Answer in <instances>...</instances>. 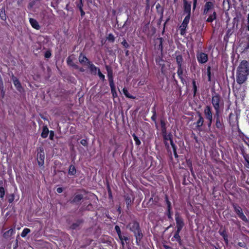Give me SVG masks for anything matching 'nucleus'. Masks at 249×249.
<instances>
[{"label": "nucleus", "instance_id": "obj_1", "mask_svg": "<svg viewBox=\"0 0 249 249\" xmlns=\"http://www.w3.org/2000/svg\"><path fill=\"white\" fill-rule=\"evenodd\" d=\"M127 228H129L134 233L136 239V243L138 245H139L140 242L143 235L140 229L138 223L136 221H133L127 226Z\"/></svg>", "mask_w": 249, "mask_h": 249}, {"label": "nucleus", "instance_id": "obj_2", "mask_svg": "<svg viewBox=\"0 0 249 249\" xmlns=\"http://www.w3.org/2000/svg\"><path fill=\"white\" fill-rule=\"evenodd\" d=\"M203 13L208 16H215L216 13L214 10V6L213 2L211 1L207 2L204 6Z\"/></svg>", "mask_w": 249, "mask_h": 249}, {"label": "nucleus", "instance_id": "obj_3", "mask_svg": "<svg viewBox=\"0 0 249 249\" xmlns=\"http://www.w3.org/2000/svg\"><path fill=\"white\" fill-rule=\"evenodd\" d=\"M237 72L249 75V65L247 61L243 60L238 67Z\"/></svg>", "mask_w": 249, "mask_h": 249}, {"label": "nucleus", "instance_id": "obj_4", "mask_svg": "<svg viewBox=\"0 0 249 249\" xmlns=\"http://www.w3.org/2000/svg\"><path fill=\"white\" fill-rule=\"evenodd\" d=\"M212 104L215 110V116H218V114H219V107H220V97L217 95H215L212 97Z\"/></svg>", "mask_w": 249, "mask_h": 249}, {"label": "nucleus", "instance_id": "obj_5", "mask_svg": "<svg viewBox=\"0 0 249 249\" xmlns=\"http://www.w3.org/2000/svg\"><path fill=\"white\" fill-rule=\"evenodd\" d=\"M38 164L42 166L44 163L45 155L43 147H39L36 156Z\"/></svg>", "mask_w": 249, "mask_h": 249}, {"label": "nucleus", "instance_id": "obj_6", "mask_svg": "<svg viewBox=\"0 0 249 249\" xmlns=\"http://www.w3.org/2000/svg\"><path fill=\"white\" fill-rule=\"evenodd\" d=\"M11 79L13 80V84L16 87L17 90L20 93H22L24 91V88L22 87L19 80L15 76L14 74H12L11 76Z\"/></svg>", "mask_w": 249, "mask_h": 249}, {"label": "nucleus", "instance_id": "obj_7", "mask_svg": "<svg viewBox=\"0 0 249 249\" xmlns=\"http://www.w3.org/2000/svg\"><path fill=\"white\" fill-rule=\"evenodd\" d=\"M204 113L206 119L208 120L209 121L208 124V126L210 127L213 121V114L210 107L207 106L204 109Z\"/></svg>", "mask_w": 249, "mask_h": 249}, {"label": "nucleus", "instance_id": "obj_8", "mask_svg": "<svg viewBox=\"0 0 249 249\" xmlns=\"http://www.w3.org/2000/svg\"><path fill=\"white\" fill-rule=\"evenodd\" d=\"M190 17H185L181 25L179 27L180 33L181 35L185 34V29L187 27L190 20Z\"/></svg>", "mask_w": 249, "mask_h": 249}, {"label": "nucleus", "instance_id": "obj_9", "mask_svg": "<svg viewBox=\"0 0 249 249\" xmlns=\"http://www.w3.org/2000/svg\"><path fill=\"white\" fill-rule=\"evenodd\" d=\"M175 219L177 223V230H178V231H180L184 226L182 219L180 217L178 213L175 214Z\"/></svg>", "mask_w": 249, "mask_h": 249}, {"label": "nucleus", "instance_id": "obj_10", "mask_svg": "<svg viewBox=\"0 0 249 249\" xmlns=\"http://www.w3.org/2000/svg\"><path fill=\"white\" fill-rule=\"evenodd\" d=\"M248 74L237 72L236 81L239 84L244 83L247 79Z\"/></svg>", "mask_w": 249, "mask_h": 249}, {"label": "nucleus", "instance_id": "obj_11", "mask_svg": "<svg viewBox=\"0 0 249 249\" xmlns=\"http://www.w3.org/2000/svg\"><path fill=\"white\" fill-rule=\"evenodd\" d=\"M234 210L238 216L244 221L247 222L248 219L242 212V209L239 206H234Z\"/></svg>", "mask_w": 249, "mask_h": 249}, {"label": "nucleus", "instance_id": "obj_12", "mask_svg": "<svg viewBox=\"0 0 249 249\" xmlns=\"http://www.w3.org/2000/svg\"><path fill=\"white\" fill-rule=\"evenodd\" d=\"M163 137L164 139V143L166 147H168L169 146V143L172 146L173 145H175L173 143V142L171 139L172 135L170 134H166V133H164Z\"/></svg>", "mask_w": 249, "mask_h": 249}, {"label": "nucleus", "instance_id": "obj_13", "mask_svg": "<svg viewBox=\"0 0 249 249\" xmlns=\"http://www.w3.org/2000/svg\"><path fill=\"white\" fill-rule=\"evenodd\" d=\"M197 59L199 62L205 63L208 61V55L206 53H200L197 55Z\"/></svg>", "mask_w": 249, "mask_h": 249}, {"label": "nucleus", "instance_id": "obj_14", "mask_svg": "<svg viewBox=\"0 0 249 249\" xmlns=\"http://www.w3.org/2000/svg\"><path fill=\"white\" fill-rule=\"evenodd\" d=\"M40 2L39 0H32L28 6V8L31 10H35L39 7Z\"/></svg>", "mask_w": 249, "mask_h": 249}, {"label": "nucleus", "instance_id": "obj_15", "mask_svg": "<svg viewBox=\"0 0 249 249\" xmlns=\"http://www.w3.org/2000/svg\"><path fill=\"white\" fill-rule=\"evenodd\" d=\"M183 5L184 9V12L187 16L190 15L191 12V3L187 2L186 0H183Z\"/></svg>", "mask_w": 249, "mask_h": 249}, {"label": "nucleus", "instance_id": "obj_16", "mask_svg": "<svg viewBox=\"0 0 249 249\" xmlns=\"http://www.w3.org/2000/svg\"><path fill=\"white\" fill-rule=\"evenodd\" d=\"M29 22L30 24L31 25L32 27L36 29V30H39L40 28V25H39L38 22L34 18H29Z\"/></svg>", "mask_w": 249, "mask_h": 249}, {"label": "nucleus", "instance_id": "obj_17", "mask_svg": "<svg viewBox=\"0 0 249 249\" xmlns=\"http://www.w3.org/2000/svg\"><path fill=\"white\" fill-rule=\"evenodd\" d=\"M89 69H90V71L93 74H96L97 73V72L98 71V70H99L97 67H96L95 65H94L92 63H91L90 62H88V65H87Z\"/></svg>", "mask_w": 249, "mask_h": 249}, {"label": "nucleus", "instance_id": "obj_18", "mask_svg": "<svg viewBox=\"0 0 249 249\" xmlns=\"http://www.w3.org/2000/svg\"><path fill=\"white\" fill-rule=\"evenodd\" d=\"M49 130L47 125H43L42 127V131L41 133V137L43 138H46L49 134Z\"/></svg>", "mask_w": 249, "mask_h": 249}, {"label": "nucleus", "instance_id": "obj_19", "mask_svg": "<svg viewBox=\"0 0 249 249\" xmlns=\"http://www.w3.org/2000/svg\"><path fill=\"white\" fill-rule=\"evenodd\" d=\"M79 62L83 65H88V62H90L88 58L84 55L81 54L79 56Z\"/></svg>", "mask_w": 249, "mask_h": 249}, {"label": "nucleus", "instance_id": "obj_20", "mask_svg": "<svg viewBox=\"0 0 249 249\" xmlns=\"http://www.w3.org/2000/svg\"><path fill=\"white\" fill-rule=\"evenodd\" d=\"M74 56H70L67 59V63L69 66H72L76 69H79L78 67L76 65H75L73 63V61L74 60Z\"/></svg>", "mask_w": 249, "mask_h": 249}, {"label": "nucleus", "instance_id": "obj_21", "mask_svg": "<svg viewBox=\"0 0 249 249\" xmlns=\"http://www.w3.org/2000/svg\"><path fill=\"white\" fill-rule=\"evenodd\" d=\"M166 201L167 204V207H168V217L169 219H172V213H171V204L170 202V201L168 200L167 197H166Z\"/></svg>", "mask_w": 249, "mask_h": 249}, {"label": "nucleus", "instance_id": "obj_22", "mask_svg": "<svg viewBox=\"0 0 249 249\" xmlns=\"http://www.w3.org/2000/svg\"><path fill=\"white\" fill-rule=\"evenodd\" d=\"M106 69L107 71V76L108 78V81H112L113 79V72L111 69L107 66H106Z\"/></svg>", "mask_w": 249, "mask_h": 249}, {"label": "nucleus", "instance_id": "obj_23", "mask_svg": "<svg viewBox=\"0 0 249 249\" xmlns=\"http://www.w3.org/2000/svg\"><path fill=\"white\" fill-rule=\"evenodd\" d=\"M83 198V196L80 194H76L73 197L72 202L78 203Z\"/></svg>", "mask_w": 249, "mask_h": 249}, {"label": "nucleus", "instance_id": "obj_24", "mask_svg": "<svg viewBox=\"0 0 249 249\" xmlns=\"http://www.w3.org/2000/svg\"><path fill=\"white\" fill-rule=\"evenodd\" d=\"M216 116V123H215L216 127L217 128L222 129V127H223V124L220 122V119H219V114H218V116Z\"/></svg>", "mask_w": 249, "mask_h": 249}, {"label": "nucleus", "instance_id": "obj_25", "mask_svg": "<svg viewBox=\"0 0 249 249\" xmlns=\"http://www.w3.org/2000/svg\"><path fill=\"white\" fill-rule=\"evenodd\" d=\"M198 116L199 119L198 121L196 122V125L197 127H200L203 124L204 119L200 113L198 114Z\"/></svg>", "mask_w": 249, "mask_h": 249}, {"label": "nucleus", "instance_id": "obj_26", "mask_svg": "<svg viewBox=\"0 0 249 249\" xmlns=\"http://www.w3.org/2000/svg\"><path fill=\"white\" fill-rule=\"evenodd\" d=\"M13 230L12 229H11L4 232L3 237L4 238H7L8 237L11 236L13 234Z\"/></svg>", "mask_w": 249, "mask_h": 249}, {"label": "nucleus", "instance_id": "obj_27", "mask_svg": "<svg viewBox=\"0 0 249 249\" xmlns=\"http://www.w3.org/2000/svg\"><path fill=\"white\" fill-rule=\"evenodd\" d=\"M15 195L14 194H11L7 196V200L9 203H12L15 199Z\"/></svg>", "mask_w": 249, "mask_h": 249}, {"label": "nucleus", "instance_id": "obj_28", "mask_svg": "<svg viewBox=\"0 0 249 249\" xmlns=\"http://www.w3.org/2000/svg\"><path fill=\"white\" fill-rule=\"evenodd\" d=\"M30 231L31 230L28 228L24 229L21 233V237H25L27 236V235L30 232Z\"/></svg>", "mask_w": 249, "mask_h": 249}, {"label": "nucleus", "instance_id": "obj_29", "mask_svg": "<svg viewBox=\"0 0 249 249\" xmlns=\"http://www.w3.org/2000/svg\"><path fill=\"white\" fill-rule=\"evenodd\" d=\"M123 92L124 93V94L125 95L126 97H127V98H131V99H134L135 97L132 95H131L128 90L125 89V88H124L123 89Z\"/></svg>", "mask_w": 249, "mask_h": 249}, {"label": "nucleus", "instance_id": "obj_30", "mask_svg": "<svg viewBox=\"0 0 249 249\" xmlns=\"http://www.w3.org/2000/svg\"><path fill=\"white\" fill-rule=\"evenodd\" d=\"M76 173V170L74 166L71 165L69 167V174L73 175Z\"/></svg>", "mask_w": 249, "mask_h": 249}, {"label": "nucleus", "instance_id": "obj_31", "mask_svg": "<svg viewBox=\"0 0 249 249\" xmlns=\"http://www.w3.org/2000/svg\"><path fill=\"white\" fill-rule=\"evenodd\" d=\"M179 232L180 231H178V230H177L175 234L174 235V238L180 244L181 239L179 235Z\"/></svg>", "mask_w": 249, "mask_h": 249}, {"label": "nucleus", "instance_id": "obj_32", "mask_svg": "<svg viewBox=\"0 0 249 249\" xmlns=\"http://www.w3.org/2000/svg\"><path fill=\"white\" fill-rule=\"evenodd\" d=\"M177 73H178V76L179 77V78L182 79V74H183V70L181 68V66H178V71H177Z\"/></svg>", "mask_w": 249, "mask_h": 249}, {"label": "nucleus", "instance_id": "obj_33", "mask_svg": "<svg viewBox=\"0 0 249 249\" xmlns=\"http://www.w3.org/2000/svg\"><path fill=\"white\" fill-rule=\"evenodd\" d=\"M177 62L178 63V66H181V62L182 61V57L180 55H178L176 57Z\"/></svg>", "mask_w": 249, "mask_h": 249}, {"label": "nucleus", "instance_id": "obj_34", "mask_svg": "<svg viewBox=\"0 0 249 249\" xmlns=\"http://www.w3.org/2000/svg\"><path fill=\"white\" fill-rule=\"evenodd\" d=\"M156 42L160 43L159 46V49L161 50H162V38H157L156 39Z\"/></svg>", "mask_w": 249, "mask_h": 249}, {"label": "nucleus", "instance_id": "obj_35", "mask_svg": "<svg viewBox=\"0 0 249 249\" xmlns=\"http://www.w3.org/2000/svg\"><path fill=\"white\" fill-rule=\"evenodd\" d=\"M52 55L51 52L50 50H48L45 52L44 53V57L45 58H49Z\"/></svg>", "mask_w": 249, "mask_h": 249}, {"label": "nucleus", "instance_id": "obj_36", "mask_svg": "<svg viewBox=\"0 0 249 249\" xmlns=\"http://www.w3.org/2000/svg\"><path fill=\"white\" fill-rule=\"evenodd\" d=\"M133 137L134 138V140L136 142V144L138 145H139L141 144V142L138 139V138L136 136L135 134L133 135Z\"/></svg>", "mask_w": 249, "mask_h": 249}, {"label": "nucleus", "instance_id": "obj_37", "mask_svg": "<svg viewBox=\"0 0 249 249\" xmlns=\"http://www.w3.org/2000/svg\"><path fill=\"white\" fill-rule=\"evenodd\" d=\"M223 6H224V8L225 9L228 10L230 7L229 1L228 0L227 1L224 0Z\"/></svg>", "mask_w": 249, "mask_h": 249}, {"label": "nucleus", "instance_id": "obj_38", "mask_svg": "<svg viewBox=\"0 0 249 249\" xmlns=\"http://www.w3.org/2000/svg\"><path fill=\"white\" fill-rule=\"evenodd\" d=\"M80 0V3L78 5V7L79 8V10H80V12H81V16H83V15H84L85 14V13H84V12L83 11V10L82 9V0Z\"/></svg>", "mask_w": 249, "mask_h": 249}, {"label": "nucleus", "instance_id": "obj_39", "mask_svg": "<svg viewBox=\"0 0 249 249\" xmlns=\"http://www.w3.org/2000/svg\"><path fill=\"white\" fill-rule=\"evenodd\" d=\"M98 75L100 79H102L103 80H105V75L101 73L100 70H98Z\"/></svg>", "mask_w": 249, "mask_h": 249}, {"label": "nucleus", "instance_id": "obj_40", "mask_svg": "<svg viewBox=\"0 0 249 249\" xmlns=\"http://www.w3.org/2000/svg\"><path fill=\"white\" fill-rule=\"evenodd\" d=\"M211 68L210 67L207 68V75L208 77V81H211Z\"/></svg>", "mask_w": 249, "mask_h": 249}, {"label": "nucleus", "instance_id": "obj_41", "mask_svg": "<svg viewBox=\"0 0 249 249\" xmlns=\"http://www.w3.org/2000/svg\"><path fill=\"white\" fill-rule=\"evenodd\" d=\"M49 138L50 140H53L54 137V132L52 130L49 131Z\"/></svg>", "mask_w": 249, "mask_h": 249}, {"label": "nucleus", "instance_id": "obj_42", "mask_svg": "<svg viewBox=\"0 0 249 249\" xmlns=\"http://www.w3.org/2000/svg\"><path fill=\"white\" fill-rule=\"evenodd\" d=\"M4 89L3 82L1 77H0V90Z\"/></svg>", "mask_w": 249, "mask_h": 249}, {"label": "nucleus", "instance_id": "obj_43", "mask_svg": "<svg viewBox=\"0 0 249 249\" xmlns=\"http://www.w3.org/2000/svg\"><path fill=\"white\" fill-rule=\"evenodd\" d=\"M107 39L111 42H113L114 40V36L111 34H109L107 37Z\"/></svg>", "mask_w": 249, "mask_h": 249}, {"label": "nucleus", "instance_id": "obj_44", "mask_svg": "<svg viewBox=\"0 0 249 249\" xmlns=\"http://www.w3.org/2000/svg\"><path fill=\"white\" fill-rule=\"evenodd\" d=\"M193 85L194 94H196L197 88H196V82L195 80L193 81Z\"/></svg>", "mask_w": 249, "mask_h": 249}, {"label": "nucleus", "instance_id": "obj_45", "mask_svg": "<svg viewBox=\"0 0 249 249\" xmlns=\"http://www.w3.org/2000/svg\"><path fill=\"white\" fill-rule=\"evenodd\" d=\"M109 86L110 87L111 89H115V88L114 84V82H113V80L110 81H109Z\"/></svg>", "mask_w": 249, "mask_h": 249}, {"label": "nucleus", "instance_id": "obj_46", "mask_svg": "<svg viewBox=\"0 0 249 249\" xmlns=\"http://www.w3.org/2000/svg\"><path fill=\"white\" fill-rule=\"evenodd\" d=\"M111 93L113 97H116L117 96V92L116 91L115 89H111Z\"/></svg>", "mask_w": 249, "mask_h": 249}, {"label": "nucleus", "instance_id": "obj_47", "mask_svg": "<svg viewBox=\"0 0 249 249\" xmlns=\"http://www.w3.org/2000/svg\"><path fill=\"white\" fill-rule=\"evenodd\" d=\"M115 229L118 234H120V233H121L120 228L118 226H116L115 227Z\"/></svg>", "mask_w": 249, "mask_h": 249}, {"label": "nucleus", "instance_id": "obj_48", "mask_svg": "<svg viewBox=\"0 0 249 249\" xmlns=\"http://www.w3.org/2000/svg\"><path fill=\"white\" fill-rule=\"evenodd\" d=\"M172 147L173 149V151H174V154L175 157L176 158H177L178 157V156L177 153L176 147L175 145H173V146H172Z\"/></svg>", "mask_w": 249, "mask_h": 249}, {"label": "nucleus", "instance_id": "obj_49", "mask_svg": "<svg viewBox=\"0 0 249 249\" xmlns=\"http://www.w3.org/2000/svg\"><path fill=\"white\" fill-rule=\"evenodd\" d=\"M215 18V17H209L206 19L208 22H212Z\"/></svg>", "mask_w": 249, "mask_h": 249}, {"label": "nucleus", "instance_id": "obj_50", "mask_svg": "<svg viewBox=\"0 0 249 249\" xmlns=\"http://www.w3.org/2000/svg\"><path fill=\"white\" fill-rule=\"evenodd\" d=\"M80 143H81V144H82L84 146H86L87 145V142L86 140H82L81 141H80Z\"/></svg>", "mask_w": 249, "mask_h": 249}, {"label": "nucleus", "instance_id": "obj_51", "mask_svg": "<svg viewBox=\"0 0 249 249\" xmlns=\"http://www.w3.org/2000/svg\"><path fill=\"white\" fill-rule=\"evenodd\" d=\"M0 94H1V96L2 98H3L5 96V91H4V89L2 90H0Z\"/></svg>", "mask_w": 249, "mask_h": 249}, {"label": "nucleus", "instance_id": "obj_52", "mask_svg": "<svg viewBox=\"0 0 249 249\" xmlns=\"http://www.w3.org/2000/svg\"><path fill=\"white\" fill-rule=\"evenodd\" d=\"M56 191L58 193H61L62 192V187H58L56 189Z\"/></svg>", "mask_w": 249, "mask_h": 249}, {"label": "nucleus", "instance_id": "obj_53", "mask_svg": "<svg viewBox=\"0 0 249 249\" xmlns=\"http://www.w3.org/2000/svg\"><path fill=\"white\" fill-rule=\"evenodd\" d=\"M196 2H197V0H194V2H193V9H194L196 7Z\"/></svg>", "mask_w": 249, "mask_h": 249}, {"label": "nucleus", "instance_id": "obj_54", "mask_svg": "<svg viewBox=\"0 0 249 249\" xmlns=\"http://www.w3.org/2000/svg\"><path fill=\"white\" fill-rule=\"evenodd\" d=\"M78 225H79V224H77V223H74V224H73L72 225V228L73 229H75V228H76L77 227H78Z\"/></svg>", "mask_w": 249, "mask_h": 249}, {"label": "nucleus", "instance_id": "obj_55", "mask_svg": "<svg viewBox=\"0 0 249 249\" xmlns=\"http://www.w3.org/2000/svg\"><path fill=\"white\" fill-rule=\"evenodd\" d=\"M161 125L163 129L165 128V123L163 121H161Z\"/></svg>", "mask_w": 249, "mask_h": 249}, {"label": "nucleus", "instance_id": "obj_56", "mask_svg": "<svg viewBox=\"0 0 249 249\" xmlns=\"http://www.w3.org/2000/svg\"><path fill=\"white\" fill-rule=\"evenodd\" d=\"M123 44H124V45L125 47H127L128 46V44L127 43V42L125 41H124L123 42Z\"/></svg>", "mask_w": 249, "mask_h": 249}, {"label": "nucleus", "instance_id": "obj_57", "mask_svg": "<svg viewBox=\"0 0 249 249\" xmlns=\"http://www.w3.org/2000/svg\"><path fill=\"white\" fill-rule=\"evenodd\" d=\"M222 235L223 236L225 241L226 242H227L228 239H227V238L226 237H225V234L223 233Z\"/></svg>", "mask_w": 249, "mask_h": 249}, {"label": "nucleus", "instance_id": "obj_58", "mask_svg": "<svg viewBox=\"0 0 249 249\" xmlns=\"http://www.w3.org/2000/svg\"><path fill=\"white\" fill-rule=\"evenodd\" d=\"M118 236L119 237V239L121 240H123V237H122V235H121V233H120V234H118Z\"/></svg>", "mask_w": 249, "mask_h": 249}, {"label": "nucleus", "instance_id": "obj_59", "mask_svg": "<svg viewBox=\"0 0 249 249\" xmlns=\"http://www.w3.org/2000/svg\"><path fill=\"white\" fill-rule=\"evenodd\" d=\"M128 240V237H125V236L123 237V240H124V241H126Z\"/></svg>", "mask_w": 249, "mask_h": 249}, {"label": "nucleus", "instance_id": "obj_60", "mask_svg": "<svg viewBox=\"0 0 249 249\" xmlns=\"http://www.w3.org/2000/svg\"><path fill=\"white\" fill-rule=\"evenodd\" d=\"M1 18V19L2 20H5L6 19V18L7 17H4V16H2V17H0Z\"/></svg>", "mask_w": 249, "mask_h": 249}, {"label": "nucleus", "instance_id": "obj_61", "mask_svg": "<svg viewBox=\"0 0 249 249\" xmlns=\"http://www.w3.org/2000/svg\"><path fill=\"white\" fill-rule=\"evenodd\" d=\"M248 30H249V17H248Z\"/></svg>", "mask_w": 249, "mask_h": 249}, {"label": "nucleus", "instance_id": "obj_62", "mask_svg": "<svg viewBox=\"0 0 249 249\" xmlns=\"http://www.w3.org/2000/svg\"><path fill=\"white\" fill-rule=\"evenodd\" d=\"M121 243H122V246L124 247V244L123 240H121Z\"/></svg>", "mask_w": 249, "mask_h": 249}, {"label": "nucleus", "instance_id": "obj_63", "mask_svg": "<svg viewBox=\"0 0 249 249\" xmlns=\"http://www.w3.org/2000/svg\"><path fill=\"white\" fill-rule=\"evenodd\" d=\"M79 70L81 71H84V70L82 68H80L79 69Z\"/></svg>", "mask_w": 249, "mask_h": 249}, {"label": "nucleus", "instance_id": "obj_64", "mask_svg": "<svg viewBox=\"0 0 249 249\" xmlns=\"http://www.w3.org/2000/svg\"><path fill=\"white\" fill-rule=\"evenodd\" d=\"M130 202V200L129 199H128L126 200V203H127V204H129V202Z\"/></svg>", "mask_w": 249, "mask_h": 249}]
</instances>
